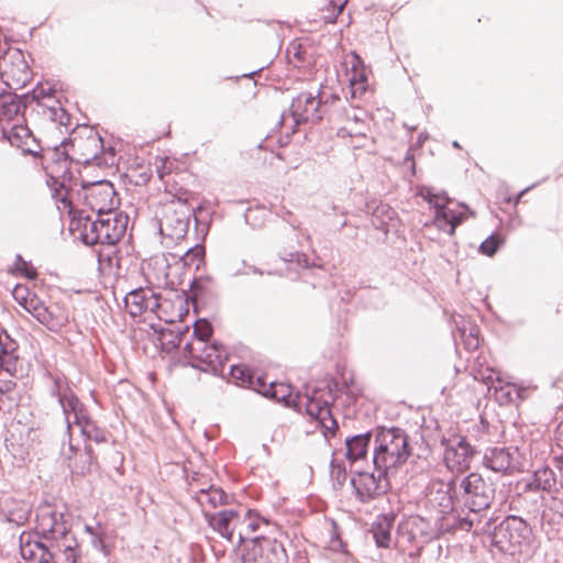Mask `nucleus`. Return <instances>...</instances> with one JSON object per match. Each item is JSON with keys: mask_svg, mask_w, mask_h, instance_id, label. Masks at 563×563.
I'll use <instances>...</instances> for the list:
<instances>
[{"mask_svg": "<svg viewBox=\"0 0 563 563\" xmlns=\"http://www.w3.org/2000/svg\"><path fill=\"white\" fill-rule=\"evenodd\" d=\"M438 494H441L439 506L442 511L451 510L455 529L465 532L487 531L488 519L494 515L490 511L496 495L493 482L472 472L461 479L459 489L455 479H450L445 490L440 489Z\"/></svg>", "mask_w": 563, "mask_h": 563, "instance_id": "nucleus-1", "label": "nucleus"}, {"mask_svg": "<svg viewBox=\"0 0 563 563\" xmlns=\"http://www.w3.org/2000/svg\"><path fill=\"white\" fill-rule=\"evenodd\" d=\"M66 533L64 514L44 510L38 517L37 532L21 533V556L32 563H67L65 558L54 554L59 551L58 538H65Z\"/></svg>", "mask_w": 563, "mask_h": 563, "instance_id": "nucleus-2", "label": "nucleus"}, {"mask_svg": "<svg viewBox=\"0 0 563 563\" xmlns=\"http://www.w3.org/2000/svg\"><path fill=\"white\" fill-rule=\"evenodd\" d=\"M189 335L191 339L185 343L181 353L187 365L214 376L224 377L229 358L228 351L217 341L208 344V340L212 335L210 322L205 319L196 321Z\"/></svg>", "mask_w": 563, "mask_h": 563, "instance_id": "nucleus-3", "label": "nucleus"}, {"mask_svg": "<svg viewBox=\"0 0 563 563\" xmlns=\"http://www.w3.org/2000/svg\"><path fill=\"white\" fill-rule=\"evenodd\" d=\"M412 446L407 432L398 427L375 428L372 462L375 467L395 470L407 462Z\"/></svg>", "mask_w": 563, "mask_h": 563, "instance_id": "nucleus-4", "label": "nucleus"}, {"mask_svg": "<svg viewBox=\"0 0 563 563\" xmlns=\"http://www.w3.org/2000/svg\"><path fill=\"white\" fill-rule=\"evenodd\" d=\"M474 534H488L492 545L500 552L515 555L529 548L532 539L530 526L521 517L509 515L499 523L495 516L488 519L487 531L473 532Z\"/></svg>", "mask_w": 563, "mask_h": 563, "instance_id": "nucleus-5", "label": "nucleus"}, {"mask_svg": "<svg viewBox=\"0 0 563 563\" xmlns=\"http://www.w3.org/2000/svg\"><path fill=\"white\" fill-rule=\"evenodd\" d=\"M236 550L240 552L241 563H288L284 544L264 536L250 538L239 531Z\"/></svg>", "mask_w": 563, "mask_h": 563, "instance_id": "nucleus-6", "label": "nucleus"}, {"mask_svg": "<svg viewBox=\"0 0 563 563\" xmlns=\"http://www.w3.org/2000/svg\"><path fill=\"white\" fill-rule=\"evenodd\" d=\"M340 101L341 99L336 93L323 98L319 93L313 95L310 91L300 92L292 99L289 108L295 126L306 123L318 124L327 115L331 121L333 117L332 108Z\"/></svg>", "mask_w": 563, "mask_h": 563, "instance_id": "nucleus-7", "label": "nucleus"}, {"mask_svg": "<svg viewBox=\"0 0 563 563\" xmlns=\"http://www.w3.org/2000/svg\"><path fill=\"white\" fill-rule=\"evenodd\" d=\"M417 194L434 209L433 222L437 228L449 235H453L465 217L462 212L448 207L452 201L448 194L444 190L438 191L433 187L424 185L418 187Z\"/></svg>", "mask_w": 563, "mask_h": 563, "instance_id": "nucleus-8", "label": "nucleus"}, {"mask_svg": "<svg viewBox=\"0 0 563 563\" xmlns=\"http://www.w3.org/2000/svg\"><path fill=\"white\" fill-rule=\"evenodd\" d=\"M388 470L375 467L374 471H357L351 478L356 499L363 504L371 503L385 495L390 488Z\"/></svg>", "mask_w": 563, "mask_h": 563, "instance_id": "nucleus-9", "label": "nucleus"}, {"mask_svg": "<svg viewBox=\"0 0 563 563\" xmlns=\"http://www.w3.org/2000/svg\"><path fill=\"white\" fill-rule=\"evenodd\" d=\"M82 197L85 203L97 214H104L117 211L120 199L114 187L109 180L81 181Z\"/></svg>", "mask_w": 563, "mask_h": 563, "instance_id": "nucleus-10", "label": "nucleus"}, {"mask_svg": "<svg viewBox=\"0 0 563 563\" xmlns=\"http://www.w3.org/2000/svg\"><path fill=\"white\" fill-rule=\"evenodd\" d=\"M333 400L334 394L330 387L327 390L313 389L311 395H306V411L320 422L325 438L329 434L333 437L339 430V423L331 411Z\"/></svg>", "mask_w": 563, "mask_h": 563, "instance_id": "nucleus-11", "label": "nucleus"}, {"mask_svg": "<svg viewBox=\"0 0 563 563\" xmlns=\"http://www.w3.org/2000/svg\"><path fill=\"white\" fill-rule=\"evenodd\" d=\"M33 73L20 48L1 47L0 53V78L9 85L11 80L18 88L24 87L31 79Z\"/></svg>", "mask_w": 563, "mask_h": 563, "instance_id": "nucleus-12", "label": "nucleus"}, {"mask_svg": "<svg viewBox=\"0 0 563 563\" xmlns=\"http://www.w3.org/2000/svg\"><path fill=\"white\" fill-rule=\"evenodd\" d=\"M99 222V235L101 238L99 244L108 245L110 252L106 255L111 262V254L115 253L114 246L124 235L129 222V217L120 211L97 214Z\"/></svg>", "mask_w": 563, "mask_h": 563, "instance_id": "nucleus-13", "label": "nucleus"}, {"mask_svg": "<svg viewBox=\"0 0 563 563\" xmlns=\"http://www.w3.org/2000/svg\"><path fill=\"white\" fill-rule=\"evenodd\" d=\"M190 214V210L184 203L167 207L159 220L161 234L174 241L184 239L189 229Z\"/></svg>", "mask_w": 563, "mask_h": 563, "instance_id": "nucleus-14", "label": "nucleus"}, {"mask_svg": "<svg viewBox=\"0 0 563 563\" xmlns=\"http://www.w3.org/2000/svg\"><path fill=\"white\" fill-rule=\"evenodd\" d=\"M442 444L445 445L444 462L449 468H455L457 472L470 468L477 451L465 437L442 440Z\"/></svg>", "mask_w": 563, "mask_h": 563, "instance_id": "nucleus-15", "label": "nucleus"}, {"mask_svg": "<svg viewBox=\"0 0 563 563\" xmlns=\"http://www.w3.org/2000/svg\"><path fill=\"white\" fill-rule=\"evenodd\" d=\"M483 464L495 473L512 474L515 471H519V450L516 446L487 448L483 456Z\"/></svg>", "mask_w": 563, "mask_h": 563, "instance_id": "nucleus-16", "label": "nucleus"}, {"mask_svg": "<svg viewBox=\"0 0 563 563\" xmlns=\"http://www.w3.org/2000/svg\"><path fill=\"white\" fill-rule=\"evenodd\" d=\"M20 289H15L14 298L23 305L24 309L31 313L41 324L51 331H56L67 321V318L58 314L53 307H47L35 295L27 299L19 297Z\"/></svg>", "mask_w": 563, "mask_h": 563, "instance_id": "nucleus-17", "label": "nucleus"}, {"mask_svg": "<svg viewBox=\"0 0 563 563\" xmlns=\"http://www.w3.org/2000/svg\"><path fill=\"white\" fill-rule=\"evenodd\" d=\"M69 230L73 234H77L78 239L86 245L99 244L101 240L97 216L92 218L89 214H85L84 211L74 213L70 219Z\"/></svg>", "mask_w": 563, "mask_h": 563, "instance_id": "nucleus-18", "label": "nucleus"}, {"mask_svg": "<svg viewBox=\"0 0 563 563\" xmlns=\"http://www.w3.org/2000/svg\"><path fill=\"white\" fill-rule=\"evenodd\" d=\"M57 399L62 407L66 420V431L69 432L73 424L88 415L86 406L77 397V395L66 387L57 393Z\"/></svg>", "mask_w": 563, "mask_h": 563, "instance_id": "nucleus-19", "label": "nucleus"}, {"mask_svg": "<svg viewBox=\"0 0 563 563\" xmlns=\"http://www.w3.org/2000/svg\"><path fill=\"white\" fill-rule=\"evenodd\" d=\"M2 135L12 146L21 148L24 154L33 156L40 154L41 146L26 125L15 124L10 129L3 128Z\"/></svg>", "mask_w": 563, "mask_h": 563, "instance_id": "nucleus-20", "label": "nucleus"}, {"mask_svg": "<svg viewBox=\"0 0 563 563\" xmlns=\"http://www.w3.org/2000/svg\"><path fill=\"white\" fill-rule=\"evenodd\" d=\"M62 454L68 460V467L73 474L85 475L90 471L93 460V451L90 445L86 444L85 449L81 451L69 440L67 450L63 449Z\"/></svg>", "mask_w": 563, "mask_h": 563, "instance_id": "nucleus-21", "label": "nucleus"}, {"mask_svg": "<svg viewBox=\"0 0 563 563\" xmlns=\"http://www.w3.org/2000/svg\"><path fill=\"white\" fill-rule=\"evenodd\" d=\"M206 519L214 531L229 542L234 539V525L239 521L240 515L238 510L224 509L214 514H206Z\"/></svg>", "mask_w": 563, "mask_h": 563, "instance_id": "nucleus-22", "label": "nucleus"}, {"mask_svg": "<svg viewBox=\"0 0 563 563\" xmlns=\"http://www.w3.org/2000/svg\"><path fill=\"white\" fill-rule=\"evenodd\" d=\"M18 342L4 329H0V371L10 376H15L18 372Z\"/></svg>", "mask_w": 563, "mask_h": 563, "instance_id": "nucleus-23", "label": "nucleus"}, {"mask_svg": "<svg viewBox=\"0 0 563 563\" xmlns=\"http://www.w3.org/2000/svg\"><path fill=\"white\" fill-rule=\"evenodd\" d=\"M375 439V429L365 433L347 437L345 439L346 459L351 462H357L367 457L368 449Z\"/></svg>", "mask_w": 563, "mask_h": 563, "instance_id": "nucleus-24", "label": "nucleus"}, {"mask_svg": "<svg viewBox=\"0 0 563 563\" xmlns=\"http://www.w3.org/2000/svg\"><path fill=\"white\" fill-rule=\"evenodd\" d=\"M29 95H16L11 91L0 92V120L11 121L27 107Z\"/></svg>", "mask_w": 563, "mask_h": 563, "instance_id": "nucleus-25", "label": "nucleus"}, {"mask_svg": "<svg viewBox=\"0 0 563 563\" xmlns=\"http://www.w3.org/2000/svg\"><path fill=\"white\" fill-rule=\"evenodd\" d=\"M71 144L73 150H85L86 153H82V163L89 164L90 161L96 159L99 153L102 152L103 142L98 132L90 130L87 139L84 140H64L60 144L66 145L67 143ZM81 159H77V163H80Z\"/></svg>", "mask_w": 563, "mask_h": 563, "instance_id": "nucleus-26", "label": "nucleus"}, {"mask_svg": "<svg viewBox=\"0 0 563 563\" xmlns=\"http://www.w3.org/2000/svg\"><path fill=\"white\" fill-rule=\"evenodd\" d=\"M256 384L258 394L289 406L291 399L290 385L279 382H267L265 376H256Z\"/></svg>", "mask_w": 563, "mask_h": 563, "instance_id": "nucleus-27", "label": "nucleus"}, {"mask_svg": "<svg viewBox=\"0 0 563 563\" xmlns=\"http://www.w3.org/2000/svg\"><path fill=\"white\" fill-rule=\"evenodd\" d=\"M397 515L395 512L382 514L377 516L372 525L371 532L375 544L378 548L388 549L391 542V530Z\"/></svg>", "mask_w": 563, "mask_h": 563, "instance_id": "nucleus-28", "label": "nucleus"}, {"mask_svg": "<svg viewBox=\"0 0 563 563\" xmlns=\"http://www.w3.org/2000/svg\"><path fill=\"white\" fill-rule=\"evenodd\" d=\"M527 486L531 490H542L549 494H559V490L563 487L562 483L558 482L555 472L548 466L536 470Z\"/></svg>", "mask_w": 563, "mask_h": 563, "instance_id": "nucleus-29", "label": "nucleus"}, {"mask_svg": "<svg viewBox=\"0 0 563 563\" xmlns=\"http://www.w3.org/2000/svg\"><path fill=\"white\" fill-rule=\"evenodd\" d=\"M189 334V325L173 323L170 328L159 331V340L172 350L179 347L183 343L185 344Z\"/></svg>", "mask_w": 563, "mask_h": 563, "instance_id": "nucleus-30", "label": "nucleus"}, {"mask_svg": "<svg viewBox=\"0 0 563 563\" xmlns=\"http://www.w3.org/2000/svg\"><path fill=\"white\" fill-rule=\"evenodd\" d=\"M354 63L352 64V75L349 78L350 90L352 98L357 95H362L366 90L365 82L367 81V75L364 69V62L362 58L353 54Z\"/></svg>", "mask_w": 563, "mask_h": 563, "instance_id": "nucleus-31", "label": "nucleus"}, {"mask_svg": "<svg viewBox=\"0 0 563 563\" xmlns=\"http://www.w3.org/2000/svg\"><path fill=\"white\" fill-rule=\"evenodd\" d=\"M230 380L242 387H247L257 393L256 377L251 367L245 364H234L229 369Z\"/></svg>", "mask_w": 563, "mask_h": 563, "instance_id": "nucleus-32", "label": "nucleus"}, {"mask_svg": "<svg viewBox=\"0 0 563 563\" xmlns=\"http://www.w3.org/2000/svg\"><path fill=\"white\" fill-rule=\"evenodd\" d=\"M229 495L222 488L214 485L201 488L196 496L197 501L201 506L208 504L212 508L229 504Z\"/></svg>", "mask_w": 563, "mask_h": 563, "instance_id": "nucleus-33", "label": "nucleus"}, {"mask_svg": "<svg viewBox=\"0 0 563 563\" xmlns=\"http://www.w3.org/2000/svg\"><path fill=\"white\" fill-rule=\"evenodd\" d=\"M150 292V288L139 287L124 296V306L132 317H139L144 312L145 299Z\"/></svg>", "mask_w": 563, "mask_h": 563, "instance_id": "nucleus-34", "label": "nucleus"}, {"mask_svg": "<svg viewBox=\"0 0 563 563\" xmlns=\"http://www.w3.org/2000/svg\"><path fill=\"white\" fill-rule=\"evenodd\" d=\"M75 426L79 428L80 433L86 441H95L96 443L107 441L104 430L97 426L96 421L92 420L89 413L86 415L82 420L80 419L77 421Z\"/></svg>", "mask_w": 563, "mask_h": 563, "instance_id": "nucleus-35", "label": "nucleus"}, {"mask_svg": "<svg viewBox=\"0 0 563 563\" xmlns=\"http://www.w3.org/2000/svg\"><path fill=\"white\" fill-rule=\"evenodd\" d=\"M541 525L549 539L558 538L563 531V517L543 509Z\"/></svg>", "mask_w": 563, "mask_h": 563, "instance_id": "nucleus-36", "label": "nucleus"}, {"mask_svg": "<svg viewBox=\"0 0 563 563\" xmlns=\"http://www.w3.org/2000/svg\"><path fill=\"white\" fill-rule=\"evenodd\" d=\"M18 400L16 383L12 379H0V408L7 407L10 409L18 405Z\"/></svg>", "mask_w": 563, "mask_h": 563, "instance_id": "nucleus-37", "label": "nucleus"}, {"mask_svg": "<svg viewBox=\"0 0 563 563\" xmlns=\"http://www.w3.org/2000/svg\"><path fill=\"white\" fill-rule=\"evenodd\" d=\"M76 547L77 544L75 539H69L67 532L65 538H58L59 551H56L54 554L65 558L67 563H77L78 553L76 551Z\"/></svg>", "mask_w": 563, "mask_h": 563, "instance_id": "nucleus-38", "label": "nucleus"}, {"mask_svg": "<svg viewBox=\"0 0 563 563\" xmlns=\"http://www.w3.org/2000/svg\"><path fill=\"white\" fill-rule=\"evenodd\" d=\"M243 525L245 526V530H241L249 537V532H255L260 530L262 525L267 526L268 520L264 517L260 516L255 510L247 509L245 514V518L243 519ZM250 540V538H247Z\"/></svg>", "mask_w": 563, "mask_h": 563, "instance_id": "nucleus-39", "label": "nucleus"}, {"mask_svg": "<svg viewBox=\"0 0 563 563\" xmlns=\"http://www.w3.org/2000/svg\"><path fill=\"white\" fill-rule=\"evenodd\" d=\"M267 217V210L264 207L256 206L254 208H247L244 212V221L252 228H261Z\"/></svg>", "mask_w": 563, "mask_h": 563, "instance_id": "nucleus-40", "label": "nucleus"}, {"mask_svg": "<svg viewBox=\"0 0 563 563\" xmlns=\"http://www.w3.org/2000/svg\"><path fill=\"white\" fill-rule=\"evenodd\" d=\"M395 216L394 209L388 205L380 203L373 212V224L375 227H383L390 221Z\"/></svg>", "mask_w": 563, "mask_h": 563, "instance_id": "nucleus-41", "label": "nucleus"}, {"mask_svg": "<svg viewBox=\"0 0 563 563\" xmlns=\"http://www.w3.org/2000/svg\"><path fill=\"white\" fill-rule=\"evenodd\" d=\"M501 244L503 239L499 235L493 233L481 243L478 250L486 256H493L497 253Z\"/></svg>", "mask_w": 563, "mask_h": 563, "instance_id": "nucleus-42", "label": "nucleus"}, {"mask_svg": "<svg viewBox=\"0 0 563 563\" xmlns=\"http://www.w3.org/2000/svg\"><path fill=\"white\" fill-rule=\"evenodd\" d=\"M55 89L52 86L45 87L42 84H37L30 92L29 100L36 101L37 104L42 103L44 100H51L52 95H55Z\"/></svg>", "mask_w": 563, "mask_h": 563, "instance_id": "nucleus-43", "label": "nucleus"}, {"mask_svg": "<svg viewBox=\"0 0 563 563\" xmlns=\"http://www.w3.org/2000/svg\"><path fill=\"white\" fill-rule=\"evenodd\" d=\"M205 258V247L202 245H195L187 250L184 255L186 265H196L198 268Z\"/></svg>", "mask_w": 563, "mask_h": 563, "instance_id": "nucleus-44", "label": "nucleus"}, {"mask_svg": "<svg viewBox=\"0 0 563 563\" xmlns=\"http://www.w3.org/2000/svg\"><path fill=\"white\" fill-rule=\"evenodd\" d=\"M329 547L333 551H343L344 548V543L340 536L339 526L333 519L330 520Z\"/></svg>", "mask_w": 563, "mask_h": 563, "instance_id": "nucleus-45", "label": "nucleus"}, {"mask_svg": "<svg viewBox=\"0 0 563 563\" xmlns=\"http://www.w3.org/2000/svg\"><path fill=\"white\" fill-rule=\"evenodd\" d=\"M544 509L563 517V492L551 494L550 499L545 503Z\"/></svg>", "mask_w": 563, "mask_h": 563, "instance_id": "nucleus-46", "label": "nucleus"}, {"mask_svg": "<svg viewBox=\"0 0 563 563\" xmlns=\"http://www.w3.org/2000/svg\"><path fill=\"white\" fill-rule=\"evenodd\" d=\"M499 391L503 397L512 402L517 399L522 400L525 398L523 394L526 393V389H520L516 385L508 384L505 387H500Z\"/></svg>", "mask_w": 563, "mask_h": 563, "instance_id": "nucleus-47", "label": "nucleus"}, {"mask_svg": "<svg viewBox=\"0 0 563 563\" xmlns=\"http://www.w3.org/2000/svg\"><path fill=\"white\" fill-rule=\"evenodd\" d=\"M49 119L66 129L70 126V114L62 106H58L56 109L53 108Z\"/></svg>", "mask_w": 563, "mask_h": 563, "instance_id": "nucleus-48", "label": "nucleus"}, {"mask_svg": "<svg viewBox=\"0 0 563 563\" xmlns=\"http://www.w3.org/2000/svg\"><path fill=\"white\" fill-rule=\"evenodd\" d=\"M283 260L285 262H289V263H296L297 266L299 267H302V268H309L310 267V263H309V258L306 254L303 253H299V252H290V253H287L285 254V256H283Z\"/></svg>", "mask_w": 563, "mask_h": 563, "instance_id": "nucleus-49", "label": "nucleus"}, {"mask_svg": "<svg viewBox=\"0 0 563 563\" xmlns=\"http://www.w3.org/2000/svg\"><path fill=\"white\" fill-rule=\"evenodd\" d=\"M29 509L20 508L15 511H10L7 516L9 522H14L16 525H23L29 519Z\"/></svg>", "mask_w": 563, "mask_h": 563, "instance_id": "nucleus-50", "label": "nucleus"}, {"mask_svg": "<svg viewBox=\"0 0 563 563\" xmlns=\"http://www.w3.org/2000/svg\"><path fill=\"white\" fill-rule=\"evenodd\" d=\"M331 477L336 482L339 486H342L346 479V471L344 466L334 464L331 462Z\"/></svg>", "mask_w": 563, "mask_h": 563, "instance_id": "nucleus-51", "label": "nucleus"}, {"mask_svg": "<svg viewBox=\"0 0 563 563\" xmlns=\"http://www.w3.org/2000/svg\"><path fill=\"white\" fill-rule=\"evenodd\" d=\"M349 0H330V5L333 8L335 13L331 18H325L328 22H334L336 16L343 11Z\"/></svg>", "mask_w": 563, "mask_h": 563, "instance_id": "nucleus-52", "label": "nucleus"}, {"mask_svg": "<svg viewBox=\"0 0 563 563\" xmlns=\"http://www.w3.org/2000/svg\"><path fill=\"white\" fill-rule=\"evenodd\" d=\"M15 271L21 273L26 279L34 280L37 278V272L30 263H24L23 266L21 265Z\"/></svg>", "mask_w": 563, "mask_h": 563, "instance_id": "nucleus-53", "label": "nucleus"}, {"mask_svg": "<svg viewBox=\"0 0 563 563\" xmlns=\"http://www.w3.org/2000/svg\"><path fill=\"white\" fill-rule=\"evenodd\" d=\"M38 106L45 108V110L43 111V113L45 115H47L48 118L52 117V110L53 108H58V106H62L60 101L58 99L55 98L54 95H52V99L51 100H44L42 103H40Z\"/></svg>", "mask_w": 563, "mask_h": 563, "instance_id": "nucleus-54", "label": "nucleus"}, {"mask_svg": "<svg viewBox=\"0 0 563 563\" xmlns=\"http://www.w3.org/2000/svg\"><path fill=\"white\" fill-rule=\"evenodd\" d=\"M145 300L144 312L147 310L154 312L159 307L158 298L152 289Z\"/></svg>", "mask_w": 563, "mask_h": 563, "instance_id": "nucleus-55", "label": "nucleus"}, {"mask_svg": "<svg viewBox=\"0 0 563 563\" xmlns=\"http://www.w3.org/2000/svg\"><path fill=\"white\" fill-rule=\"evenodd\" d=\"M464 345H465V349L468 351L476 350L479 345V339H478L477 334L470 332L468 336L464 338Z\"/></svg>", "mask_w": 563, "mask_h": 563, "instance_id": "nucleus-56", "label": "nucleus"}, {"mask_svg": "<svg viewBox=\"0 0 563 563\" xmlns=\"http://www.w3.org/2000/svg\"><path fill=\"white\" fill-rule=\"evenodd\" d=\"M354 134L364 135V132L361 129L352 130L347 126H342L338 130V136L345 137L346 135L352 136Z\"/></svg>", "mask_w": 563, "mask_h": 563, "instance_id": "nucleus-57", "label": "nucleus"}, {"mask_svg": "<svg viewBox=\"0 0 563 563\" xmlns=\"http://www.w3.org/2000/svg\"><path fill=\"white\" fill-rule=\"evenodd\" d=\"M347 121H354L355 123L362 122V119L357 115L355 110H345Z\"/></svg>", "mask_w": 563, "mask_h": 563, "instance_id": "nucleus-58", "label": "nucleus"}, {"mask_svg": "<svg viewBox=\"0 0 563 563\" xmlns=\"http://www.w3.org/2000/svg\"><path fill=\"white\" fill-rule=\"evenodd\" d=\"M70 180H71V173L65 170L64 174H63V181L60 184V187L62 188H66V181H70Z\"/></svg>", "mask_w": 563, "mask_h": 563, "instance_id": "nucleus-59", "label": "nucleus"}, {"mask_svg": "<svg viewBox=\"0 0 563 563\" xmlns=\"http://www.w3.org/2000/svg\"><path fill=\"white\" fill-rule=\"evenodd\" d=\"M266 66H262L256 70L250 71L247 74H243L241 77L243 78H254L257 74H260Z\"/></svg>", "mask_w": 563, "mask_h": 563, "instance_id": "nucleus-60", "label": "nucleus"}, {"mask_svg": "<svg viewBox=\"0 0 563 563\" xmlns=\"http://www.w3.org/2000/svg\"><path fill=\"white\" fill-rule=\"evenodd\" d=\"M427 139H428V134L427 133H420L418 139H417V145L421 146L426 142Z\"/></svg>", "mask_w": 563, "mask_h": 563, "instance_id": "nucleus-61", "label": "nucleus"}, {"mask_svg": "<svg viewBox=\"0 0 563 563\" xmlns=\"http://www.w3.org/2000/svg\"><path fill=\"white\" fill-rule=\"evenodd\" d=\"M24 263H26V262L23 260V257L20 254H16L15 264H14L15 269L19 268L21 265L23 266Z\"/></svg>", "mask_w": 563, "mask_h": 563, "instance_id": "nucleus-62", "label": "nucleus"}, {"mask_svg": "<svg viewBox=\"0 0 563 563\" xmlns=\"http://www.w3.org/2000/svg\"><path fill=\"white\" fill-rule=\"evenodd\" d=\"M250 271L253 273V274H256V275H263V271L260 269L258 267L256 266H250Z\"/></svg>", "mask_w": 563, "mask_h": 563, "instance_id": "nucleus-63", "label": "nucleus"}, {"mask_svg": "<svg viewBox=\"0 0 563 563\" xmlns=\"http://www.w3.org/2000/svg\"><path fill=\"white\" fill-rule=\"evenodd\" d=\"M62 155L64 156V159H65V161H68V159H69V161H73V159L70 158V156L67 154V152H66V151H63V152H62Z\"/></svg>", "mask_w": 563, "mask_h": 563, "instance_id": "nucleus-64", "label": "nucleus"}]
</instances>
